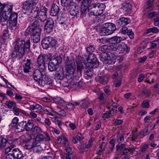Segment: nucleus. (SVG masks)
<instances>
[{
    "label": "nucleus",
    "mask_w": 159,
    "mask_h": 159,
    "mask_svg": "<svg viewBox=\"0 0 159 159\" xmlns=\"http://www.w3.org/2000/svg\"><path fill=\"white\" fill-rule=\"evenodd\" d=\"M4 6L0 5V9L4 10L2 16L4 21L9 20L8 27L11 30H15L17 28V23L18 14L16 12L11 13L13 7V4L11 3H7Z\"/></svg>",
    "instance_id": "f257e3e1"
},
{
    "label": "nucleus",
    "mask_w": 159,
    "mask_h": 159,
    "mask_svg": "<svg viewBox=\"0 0 159 159\" xmlns=\"http://www.w3.org/2000/svg\"><path fill=\"white\" fill-rule=\"evenodd\" d=\"M30 42V39L25 41L20 39H16L14 43V50L11 54L12 58H22L25 54V50L29 48Z\"/></svg>",
    "instance_id": "f03ea898"
},
{
    "label": "nucleus",
    "mask_w": 159,
    "mask_h": 159,
    "mask_svg": "<svg viewBox=\"0 0 159 159\" xmlns=\"http://www.w3.org/2000/svg\"><path fill=\"white\" fill-rule=\"evenodd\" d=\"M105 7V5L103 3H92L89 6V14L93 16L100 15L103 13V8H104Z\"/></svg>",
    "instance_id": "7ed1b4c3"
},
{
    "label": "nucleus",
    "mask_w": 159,
    "mask_h": 159,
    "mask_svg": "<svg viewBox=\"0 0 159 159\" xmlns=\"http://www.w3.org/2000/svg\"><path fill=\"white\" fill-rule=\"evenodd\" d=\"M65 67L66 70V78L70 79L73 76L75 71L76 66L74 61L72 59L67 58Z\"/></svg>",
    "instance_id": "20e7f679"
},
{
    "label": "nucleus",
    "mask_w": 159,
    "mask_h": 159,
    "mask_svg": "<svg viewBox=\"0 0 159 159\" xmlns=\"http://www.w3.org/2000/svg\"><path fill=\"white\" fill-rule=\"evenodd\" d=\"M62 59L59 56H53L48 63V68L50 72L55 71L58 68L59 64L61 62Z\"/></svg>",
    "instance_id": "39448f33"
},
{
    "label": "nucleus",
    "mask_w": 159,
    "mask_h": 159,
    "mask_svg": "<svg viewBox=\"0 0 159 159\" xmlns=\"http://www.w3.org/2000/svg\"><path fill=\"white\" fill-rule=\"evenodd\" d=\"M44 70L36 69L34 73L33 76L34 80L37 81L39 85H43V81L44 79H47V74Z\"/></svg>",
    "instance_id": "423d86ee"
},
{
    "label": "nucleus",
    "mask_w": 159,
    "mask_h": 159,
    "mask_svg": "<svg viewBox=\"0 0 159 159\" xmlns=\"http://www.w3.org/2000/svg\"><path fill=\"white\" fill-rule=\"evenodd\" d=\"M57 44L56 39L50 36L45 37L42 41V45L43 49H47L55 46Z\"/></svg>",
    "instance_id": "0eeeda50"
},
{
    "label": "nucleus",
    "mask_w": 159,
    "mask_h": 159,
    "mask_svg": "<svg viewBox=\"0 0 159 159\" xmlns=\"http://www.w3.org/2000/svg\"><path fill=\"white\" fill-rule=\"evenodd\" d=\"M47 56L45 55L40 54L37 59L38 67L40 70H45L46 69L45 60Z\"/></svg>",
    "instance_id": "6e6552de"
},
{
    "label": "nucleus",
    "mask_w": 159,
    "mask_h": 159,
    "mask_svg": "<svg viewBox=\"0 0 159 159\" xmlns=\"http://www.w3.org/2000/svg\"><path fill=\"white\" fill-rule=\"evenodd\" d=\"M44 25V30L47 33H50L52 31L54 26V22L52 19H48Z\"/></svg>",
    "instance_id": "1a4fd4ad"
},
{
    "label": "nucleus",
    "mask_w": 159,
    "mask_h": 159,
    "mask_svg": "<svg viewBox=\"0 0 159 159\" xmlns=\"http://www.w3.org/2000/svg\"><path fill=\"white\" fill-rule=\"evenodd\" d=\"M31 12L33 16L32 17L35 18L37 16H38L40 19L42 21H45L47 19V12H37V11H31Z\"/></svg>",
    "instance_id": "9d476101"
},
{
    "label": "nucleus",
    "mask_w": 159,
    "mask_h": 159,
    "mask_svg": "<svg viewBox=\"0 0 159 159\" xmlns=\"http://www.w3.org/2000/svg\"><path fill=\"white\" fill-rule=\"evenodd\" d=\"M82 58L81 56H79L75 60L77 65V72L79 77L81 76V73L84 68L83 64L82 62Z\"/></svg>",
    "instance_id": "9b49d317"
},
{
    "label": "nucleus",
    "mask_w": 159,
    "mask_h": 159,
    "mask_svg": "<svg viewBox=\"0 0 159 159\" xmlns=\"http://www.w3.org/2000/svg\"><path fill=\"white\" fill-rule=\"evenodd\" d=\"M112 51L116 52L118 54L122 53L125 51V48L126 45L125 44L112 45Z\"/></svg>",
    "instance_id": "f8f14e48"
},
{
    "label": "nucleus",
    "mask_w": 159,
    "mask_h": 159,
    "mask_svg": "<svg viewBox=\"0 0 159 159\" xmlns=\"http://www.w3.org/2000/svg\"><path fill=\"white\" fill-rule=\"evenodd\" d=\"M129 22L130 20L128 18L122 17L116 21V24L117 26L120 27L127 25Z\"/></svg>",
    "instance_id": "ddd939ff"
},
{
    "label": "nucleus",
    "mask_w": 159,
    "mask_h": 159,
    "mask_svg": "<svg viewBox=\"0 0 159 159\" xmlns=\"http://www.w3.org/2000/svg\"><path fill=\"white\" fill-rule=\"evenodd\" d=\"M39 29H35L34 26L30 24L29 26L27 28L25 31V36H28L29 35L32 36L34 34L38 31Z\"/></svg>",
    "instance_id": "4468645a"
},
{
    "label": "nucleus",
    "mask_w": 159,
    "mask_h": 159,
    "mask_svg": "<svg viewBox=\"0 0 159 159\" xmlns=\"http://www.w3.org/2000/svg\"><path fill=\"white\" fill-rule=\"evenodd\" d=\"M122 40V38L120 36H115L107 39V42L111 45H117Z\"/></svg>",
    "instance_id": "2eb2a0df"
},
{
    "label": "nucleus",
    "mask_w": 159,
    "mask_h": 159,
    "mask_svg": "<svg viewBox=\"0 0 159 159\" xmlns=\"http://www.w3.org/2000/svg\"><path fill=\"white\" fill-rule=\"evenodd\" d=\"M121 8L126 14L130 13L132 11V5L128 2H124L122 3Z\"/></svg>",
    "instance_id": "dca6fc26"
},
{
    "label": "nucleus",
    "mask_w": 159,
    "mask_h": 159,
    "mask_svg": "<svg viewBox=\"0 0 159 159\" xmlns=\"http://www.w3.org/2000/svg\"><path fill=\"white\" fill-rule=\"evenodd\" d=\"M60 10L59 7L57 5L53 4L50 9V15L53 16H58L59 14Z\"/></svg>",
    "instance_id": "f3484780"
},
{
    "label": "nucleus",
    "mask_w": 159,
    "mask_h": 159,
    "mask_svg": "<svg viewBox=\"0 0 159 159\" xmlns=\"http://www.w3.org/2000/svg\"><path fill=\"white\" fill-rule=\"evenodd\" d=\"M44 21H42L41 20L36 19L34 20L33 23L30 24L32 26H34L35 29H38L41 31V28L43 27L44 25Z\"/></svg>",
    "instance_id": "a211bd4d"
},
{
    "label": "nucleus",
    "mask_w": 159,
    "mask_h": 159,
    "mask_svg": "<svg viewBox=\"0 0 159 159\" xmlns=\"http://www.w3.org/2000/svg\"><path fill=\"white\" fill-rule=\"evenodd\" d=\"M26 125V121H21L16 125V131L18 133L23 131L25 129Z\"/></svg>",
    "instance_id": "6ab92c4d"
},
{
    "label": "nucleus",
    "mask_w": 159,
    "mask_h": 159,
    "mask_svg": "<svg viewBox=\"0 0 159 159\" xmlns=\"http://www.w3.org/2000/svg\"><path fill=\"white\" fill-rule=\"evenodd\" d=\"M11 153L16 159H20L23 156L22 152L18 148H14Z\"/></svg>",
    "instance_id": "aec40b11"
},
{
    "label": "nucleus",
    "mask_w": 159,
    "mask_h": 159,
    "mask_svg": "<svg viewBox=\"0 0 159 159\" xmlns=\"http://www.w3.org/2000/svg\"><path fill=\"white\" fill-rule=\"evenodd\" d=\"M107 60H106L105 64L108 65L113 64H114L116 61V58L114 54L111 53H109L108 57L107 58Z\"/></svg>",
    "instance_id": "412c9836"
},
{
    "label": "nucleus",
    "mask_w": 159,
    "mask_h": 159,
    "mask_svg": "<svg viewBox=\"0 0 159 159\" xmlns=\"http://www.w3.org/2000/svg\"><path fill=\"white\" fill-rule=\"evenodd\" d=\"M61 5L65 7L70 8L74 5L73 0H61Z\"/></svg>",
    "instance_id": "4be33fe9"
},
{
    "label": "nucleus",
    "mask_w": 159,
    "mask_h": 159,
    "mask_svg": "<svg viewBox=\"0 0 159 159\" xmlns=\"http://www.w3.org/2000/svg\"><path fill=\"white\" fill-rule=\"evenodd\" d=\"M104 26L108 29L111 34H113L116 29L115 24L111 23H107L104 24Z\"/></svg>",
    "instance_id": "5701e85b"
},
{
    "label": "nucleus",
    "mask_w": 159,
    "mask_h": 159,
    "mask_svg": "<svg viewBox=\"0 0 159 159\" xmlns=\"http://www.w3.org/2000/svg\"><path fill=\"white\" fill-rule=\"evenodd\" d=\"M34 142L32 139H31L30 137V139H28L23 147L29 150L33 148V147L34 146Z\"/></svg>",
    "instance_id": "b1692460"
},
{
    "label": "nucleus",
    "mask_w": 159,
    "mask_h": 159,
    "mask_svg": "<svg viewBox=\"0 0 159 159\" xmlns=\"http://www.w3.org/2000/svg\"><path fill=\"white\" fill-rule=\"evenodd\" d=\"M56 79L63 80L64 77V68L62 67H60L59 70L56 71Z\"/></svg>",
    "instance_id": "393cba45"
},
{
    "label": "nucleus",
    "mask_w": 159,
    "mask_h": 159,
    "mask_svg": "<svg viewBox=\"0 0 159 159\" xmlns=\"http://www.w3.org/2000/svg\"><path fill=\"white\" fill-rule=\"evenodd\" d=\"M4 26H6V29L3 30L2 39L4 41H5L10 38V34L9 33V32L8 29V26L7 27V25H4Z\"/></svg>",
    "instance_id": "a878e982"
},
{
    "label": "nucleus",
    "mask_w": 159,
    "mask_h": 159,
    "mask_svg": "<svg viewBox=\"0 0 159 159\" xmlns=\"http://www.w3.org/2000/svg\"><path fill=\"white\" fill-rule=\"evenodd\" d=\"M88 12L89 13V7L84 6L81 5V16L83 17L85 16L87 14H88Z\"/></svg>",
    "instance_id": "bb28decb"
},
{
    "label": "nucleus",
    "mask_w": 159,
    "mask_h": 159,
    "mask_svg": "<svg viewBox=\"0 0 159 159\" xmlns=\"http://www.w3.org/2000/svg\"><path fill=\"white\" fill-rule=\"evenodd\" d=\"M41 31L39 29L38 31L34 34L33 36V41L35 43H38L39 42L40 39V34Z\"/></svg>",
    "instance_id": "cd10ccee"
},
{
    "label": "nucleus",
    "mask_w": 159,
    "mask_h": 159,
    "mask_svg": "<svg viewBox=\"0 0 159 159\" xmlns=\"http://www.w3.org/2000/svg\"><path fill=\"white\" fill-rule=\"evenodd\" d=\"M32 8V7L30 2V0L26 1L23 3V8L25 10L28 11L31 10V11L33 9V8Z\"/></svg>",
    "instance_id": "c85d7f7f"
},
{
    "label": "nucleus",
    "mask_w": 159,
    "mask_h": 159,
    "mask_svg": "<svg viewBox=\"0 0 159 159\" xmlns=\"http://www.w3.org/2000/svg\"><path fill=\"white\" fill-rule=\"evenodd\" d=\"M112 45H105L99 48L98 50L100 52H105L106 50H108L110 51H112Z\"/></svg>",
    "instance_id": "c756f323"
},
{
    "label": "nucleus",
    "mask_w": 159,
    "mask_h": 159,
    "mask_svg": "<svg viewBox=\"0 0 159 159\" xmlns=\"http://www.w3.org/2000/svg\"><path fill=\"white\" fill-rule=\"evenodd\" d=\"M91 67H88L85 68L84 70V72L86 75L88 77H91L93 75V70Z\"/></svg>",
    "instance_id": "7c9ffc66"
},
{
    "label": "nucleus",
    "mask_w": 159,
    "mask_h": 159,
    "mask_svg": "<svg viewBox=\"0 0 159 159\" xmlns=\"http://www.w3.org/2000/svg\"><path fill=\"white\" fill-rule=\"evenodd\" d=\"M48 9L46 8L44 6H41V5H39L38 7H34L32 10V11H37V12H47Z\"/></svg>",
    "instance_id": "2f4dec72"
},
{
    "label": "nucleus",
    "mask_w": 159,
    "mask_h": 159,
    "mask_svg": "<svg viewBox=\"0 0 159 159\" xmlns=\"http://www.w3.org/2000/svg\"><path fill=\"white\" fill-rule=\"evenodd\" d=\"M67 21V19L61 17L59 20L58 22L59 24H60L61 27H62L63 29H65L67 27V25L66 24Z\"/></svg>",
    "instance_id": "473e14b6"
},
{
    "label": "nucleus",
    "mask_w": 159,
    "mask_h": 159,
    "mask_svg": "<svg viewBox=\"0 0 159 159\" xmlns=\"http://www.w3.org/2000/svg\"><path fill=\"white\" fill-rule=\"evenodd\" d=\"M100 34L103 35H108L111 34L109 30L103 25L100 31Z\"/></svg>",
    "instance_id": "72a5a7b5"
},
{
    "label": "nucleus",
    "mask_w": 159,
    "mask_h": 159,
    "mask_svg": "<svg viewBox=\"0 0 159 159\" xmlns=\"http://www.w3.org/2000/svg\"><path fill=\"white\" fill-rule=\"evenodd\" d=\"M44 139V137L43 134H39L36 137L35 139H32V140L34 142L39 143V142L43 141Z\"/></svg>",
    "instance_id": "f704fd0d"
},
{
    "label": "nucleus",
    "mask_w": 159,
    "mask_h": 159,
    "mask_svg": "<svg viewBox=\"0 0 159 159\" xmlns=\"http://www.w3.org/2000/svg\"><path fill=\"white\" fill-rule=\"evenodd\" d=\"M33 121L31 120H29L26 123L25 129L26 131H29L34 127Z\"/></svg>",
    "instance_id": "c9c22d12"
},
{
    "label": "nucleus",
    "mask_w": 159,
    "mask_h": 159,
    "mask_svg": "<svg viewBox=\"0 0 159 159\" xmlns=\"http://www.w3.org/2000/svg\"><path fill=\"white\" fill-rule=\"evenodd\" d=\"M109 53L103 52L100 54V59L103 63H105Z\"/></svg>",
    "instance_id": "e433bc0d"
},
{
    "label": "nucleus",
    "mask_w": 159,
    "mask_h": 159,
    "mask_svg": "<svg viewBox=\"0 0 159 159\" xmlns=\"http://www.w3.org/2000/svg\"><path fill=\"white\" fill-rule=\"evenodd\" d=\"M33 134H35L40 132L41 130V129L38 126H35L34 127H32V129L30 130Z\"/></svg>",
    "instance_id": "4c0bfd02"
},
{
    "label": "nucleus",
    "mask_w": 159,
    "mask_h": 159,
    "mask_svg": "<svg viewBox=\"0 0 159 159\" xmlns=\"http://www.w3.org/2000/svg\"><path fill=\"white\" fill-rule=\"evenodd\" d=\"M159 32V30L156 27H153V28H150L147 29L146 32V34L150 33H157Z\"/></svg>",
    "instance_id": "58836bf2"
},
{
    "label": "nucleus",
    "mask_w": 159,
    "mask_h": 159,
    "mask_svg": "<svg viewBox=\"0 0 159 159\" xmlns=\"http://www.w3.org/2000/svg\"><path fill=\"white\" fill-rule=\"evenodd\" d=\"M19 119L17 117H14L12 120L11 123L9 125L10 128H12L15 127L17 124Z\"/></svg>",
    "instance_id": "ea45409f"
},
{
    "label": "nucleus",
    "mask_w": 159,
    "mask_h": 159,
    "mask_svg": "<svg viewBox=\"0 0 159 159\" xmlns=\"http://www.w3.org/2000/svg\"><path fill=\"white\" fill-rule=\"evenodd\" d=\"M47 79H44L43 81V85H42L43 86L45 84L50 85L51 84L53 81V80H52L49 78L48 76L47 75Z\"/></svg>",
    "instance_id": "a19ab883"
},
{
    "label": "nucleus",
    "mask_w": 159,
    "mask_h": 159,
    "mask_svg": "<svg viewBox=\"0 0 159 159\" xmlns=\"http://www.w3.org/2000/svg\"><path fill=\"white\" fill-rule=\"evenodd\" d=\"M33 8L36 7H38L39 5H41L39 0H30Z\"/></svg>",
    "instance_id": "79ce46f5"
},
{
    "label": "nucleus",
    "mask_w": 159,
    "mask_h": 159,
    "mask_svg": "<svg viewBox=\"0 0 159 159\" xmlns=\"http://www.w3.org/2000/svg\"><path fill=\"white\" fill-rule=\"evenodd\" d=\"M34 146L33 147V149L34 151L35 152H39L42 150V148L40 145H38V143H35Z\"/></svg>",
    "instance_id": "37998d69"
},
{
    "label": "nucleus",
    "mask_w": 159,
    "mask_h": 159,
    "mask_svg": "<svg viewBox=\"0 0 159 159\" xmlns=\"http://www.w3.org/2000/svg\"><path fill=\"white\" fill-rule=\"evenodd\" d=\"M142 107L144 108H148L150 107V103L148 100H145L143 101L142 104Z\"/></svg>",
    "instance_id": "c03bdc74"
},
{
    "label": "nucleus",
    "mask_w": 159,
    "mask_h": 159,
    "mask_svg": "<svg viewBox=\"0 0 159 159\" xmlns=\"http://www.w3.org/2000/svg\"><path fill=\"white\" fill-rule=\"evenodd\" d=\"M79 13V10L78 9H71L70 11V14L71 15L73 16H77Z\"/></svg>",
    "instance_id": "a18cd8bd"
},
{
    "label": "nucleus",
    "mask_w": 159,
    "mask_h": 159,
    "mask_svg": "<svg viewBox=\"0 0 159 159\" xmlns=\"http://www.w3.org/2000/svg\"><path fill=\"white\" fill-rule=\"evenodd\" d=\"M94 139L93 137H91L89 139L88 143L87 144H86L85 147L87 149H88L90 148L93 144V142L94 141Z\"/></svg>",
    "instance_id": "49530a36"
},
{
    "label": "nucleus",
    "mask_w": 159,
    "mask_h": 159,
    "mask_svg": "<svg viewBox=\"0 0 159 159\" xmlns=\"http://www.w3.org/2000/svg\"><path fill=\"white\" fill-rule=\"evenodd\" d=\"M95 50V48L92 45H90L89 47L87 48V55L92 54V53Z\"/></svg>",
    "instance_id": "de8ad7c7"
},
{
    "label": "nucleus",
    "mask_w": 159,
    "mask_h": 159,
    "mask_svg": "<svg viewBox=\"0 0 159 159\" xmlns=\"http://www.w3.org/2000/svg\"><path fill=\"white\" fill-rule=\"evenodd\" d=\"M5 104L8 107V108L10 109L11 108L13 107L16 105V103L11 101H7L6 102Z\"/></svg>",
    "instance_id": "09e8293b"
},
{
    "label": "nucleus",
    "mask_w": 159,
    "mask_h": 159,
    "mask_svg": "<svg viewBox=\"0 0 159 159\" xmlns=\"http://www.w3.org/2000/svg\"><path fill=\"white\" fill-rule=\"evenodd\" d=\"M90 62H88L89 63H91L93 65V66H95V67H96L99 65V62L98 61L97 58L94 57L93 59L90 60Z\"/></svg>",
    "instance_id": "8fccbe9b"
},
{
    "label": "nucleus",
    "mask_w": 159,
    "mask_h": 159,
    "mask_svg": "<svg viewBox=\"0 0 159 159\" xmlns=\"http://www.w3.org/2000/svg\"><path fill=\"white\" fill-rule=\"evenodd\" d=\"M86 57L85 59L87 60L88 62H90V60H93L96 57L93 54H89L85 55Z\"/></svg>",
    "instance_id": "3c124183"
},
{
    "label": "nucleus",
    "mask_w": 159,
    "mask_h": 159,
    "mask_svg": "<svg viewBox=\"0 0 159 159\" xmlns=\"http://www.w3.org/2000/svg\"><path fill=\"white\" fill-rule=\"evenodd\" d=\"M92 0H82L81 5L89 7L91 4Z\"/></svg>",
    "instance_id": "603ef678"
},
{
    "label": "nucleus",
    "mask_w": 159,
    "mask_h": 159,
    "mask_svg": "<svg viewBox=\"0 0 159 159\" xmlns=\"http://www.w3.org/2000/svg\"><path fill=\"white\" fill-rule=\"evenodd\" d=\"M14 114L16 116H18L20 112H22L23 110L15 107H14L12 108Z\"/></svg>",
    "instance_id": "864d4df0"
},
{
    "label": "nucleus",
    "mask_w": 159,
    "mask_h": 159,
    "mask_svg": "<svg viewBox=\"0 0 159 159\" xmlns=\"http://www.w3.org/2000/svg\"><path fill=\"white\" fill-rule=\"evenodd\" d=\"M15 147V146L14 145H11L10 146L8 147L5 149V152L6 154L8 153L9 152H11V151L12 149H14Z\"/></svg>",
    "instance_id": "5fc2aeb1"
},
{
    "label": "nucleus",
    "mask_w": 159,
    "mask_h": 159,
    "mask_svg": "<svg viewBox=\"0 0 159 159\" xmlns=\"http://www.w3.org/2000/svg\"><path fill=\"white\" fill-rule=\"evenodd\" d=\"M130 39H133L134 38V33L131 29L129 30L126 33Z\"/></svg>",
    "instance_id": "6e6d98bb"
},
{
    "label": "nucleus",
    "mask_w": 159,
    "mask_h": 159,
    "mask_svg": "<svg viewBox=\"0 0 159 159\" xmlns=\"http://www.w3.org/2000/svg\"><path fill=\"white\" fill-rule=\"evenodd\" d=\"M63 143L64 146L66 147H67L69 146L68 142L66 139L65 137H63L62 139H61L59 143Z\"/></svg>",
    "instance_id": "4d7b16f0"
},
{
    "label": "nucleus",
    "mask_w": 159,
    "mask_h": 159,
    "mask_svg": "<svg viewBox=\"0 0 159 159\" xmlns=\"http://www.w3.org/2000/svg\"><path fill=\"white\" fill-rule=\"evenodd\" d=\"M117 138L118 141L119 140V142L122 143L124 141V136L122 134H118L117 135Z\"/></svg>",
    "instance_id": "13d9d810"
},
{
    "label": "nucleus",
    "mask_w": 159,
    "mask_h": 159,
    "mask_svg": "<svg viewBox=\"0 0 159 159\" xmlns=\"http://www.w3.org/2000/svg\"><path fill=\"white\" fill-rule=\"evenodd\" d=\"M75 108L74 105L73 104L70 103L66 104V107H65V109H66L70 110H73Z\"/></svg>",
    "instance_id": "bf43d9fd"
},
{
    "label": "nucleus",
    "mask_w": 159,
    "mask_h": 159,
    "mask_svg": "<svg viewBox=\"0 0 159 159\" xmlns=\"http://www.w3.org/2000/svg\"><path fill=\"white\" fill-rule=\"evenodd\" d=\"M104 91L107 96H109L111 94V92L108 86L105 87L104 88Z\"/></svg>",
    "instance_id": "052dcab7"
},
{
    "label": "nucleus",
    "mask_w": 159,
    "mask_h": 159,
    "mask_svg": "<svg viewBox=\"0 0 159 159\" xmlns=\"http://www.w3.org/2000/svg\"><path fill=\"white\" fill-rule=\"evenodd\" d=\"M53 100L57 103H62L63 101V100L59 97L54 98Z\"/></svg>",
    "instance_id": "680f3d73"
},
{
    "label": "nucleus",
    "mask_w": 159,
    "mask_h": 159,
    "mask_svg": "<svg viewBox=\"0 0 159 159\" xmlns=\"http://www.w3.org/2000/svg\"><path fill=\"white\" fill-rule=\"evenodd\" d=\"M100 81L102 84H105L107 82V78L106 77H102L100 78Z\"/></svg>",
    "instance_id": "e2e57ef3"
},
{
    "label": "nucleus",
    "mask_w": 159,
    "mask_h": 159,
    "mask_svg": "<svg viewBox=\"0 0 159 159\" xmlns=\"http://www.w3.org/2000/svg\"><path fill=\"white\" fill-rule=\"evenodd\" d=\"M128 30V28L125 26L123 27L120 30V33L123 34H125Z\"/></svg>",
    "instance_id": "0e129e2a"
},
{
    "label": "nucleus",
    "mask_w": 159,
    "mask_h": 159,
    "mask_svg": "<svg viewBox=\"0 0 159 159\" xmlns=\"http://www.w3.org/2000/svg\"><path fill=\"white\" fill-rule=\"evenodd\" d=\"M125 144L124 143L121 144L120 146L119 145H117L116 146V150H122L125 148Z\"/></svg>",
    "instance_id": "69168bd1"
},
{
    "label": "nucleus",
    "mask_w": 159,
    "mask_h": 159,
    "mask_svg": "<svg viewBox=\"0 0 159 159\" xmlns=\"http://www.w3.org/2000/svg\"><path fill=\"white\" fill-rule=\"evenodd\" d=\"M111 111L109 112L108 111H106L105 113L103 115L102 117L103 118H108L110 117V115L111 114Z\"/></svg>",
    "instance_id": "338daca9"
},
{
    "label": "nucleus",
    "mask_w": 159,
    "mask_h": 159,
    "mask_svg": "<svg viewBox=\"0 0 159 159\" xmlns=\"http://www.w3.org/2000/svg\"><path fill=\"white\" fill-rule=\"evenodd\" d=\"M105 95L103 93H100L98 94V98L100 100H102L104 99V96Z\"/></svg>",
    "instance_id": "774afa93"
}]
</instances>
